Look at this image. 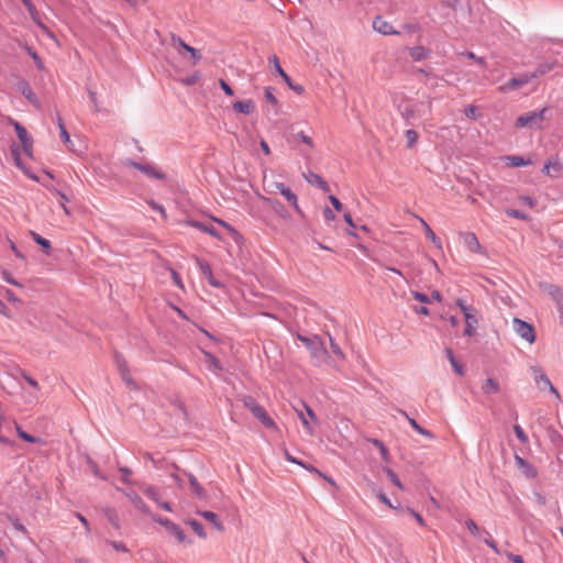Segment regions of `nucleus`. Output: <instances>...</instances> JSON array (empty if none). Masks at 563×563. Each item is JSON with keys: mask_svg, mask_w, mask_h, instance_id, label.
<instances>
[{"mask_svg": "<svg viewBox=\"0 0 563 563\" xmlns=\"http://www.w3.org/2000/svg\"><path fill=\"white\" fill-rule=\"evenodd\" d=\"M464 112L470 119L476 120L478 118L477 108L475 106H468Z\"/></svg>", "mask_w": 563, "mask_h": 563, "instance_id": "obj_55", "label": "nucleus"}, {"mask_svg": "<svg viewBox=\"0 0 563 563\" xmlns=\"http://www.w3.org/2000/svg\"><path fill=\"white\" fill-rule=\"evenodd\" d=\"M514 431L521 443H528V437L519 424L514 426Z\"/></svg>", "mask_w": 563, "mask_h": 563, "instance_id": "obj_50", "label": "nucleus"}, {"mask_svg": "<svg viewBox=\"0 0 563 563\" xmlns=\"http://www.w3.org/2000/svg\"><path fill=\"white\" fill-rule=\"evenodd\" d=\"M124 495L131 500L132 505L140 510L143 514L150 515L152 517V512L147 505L144 503V500L141 498L139 494H136L134 490H126L123 492Z\"/></svg>", "mask_w": 563, "mask_h": 563, "instance_id": "obj_13", "label": "nucleus"}, {"mask_svg": "<svg viewBox=\"0 0 563 563\" xmlns=\"http://www.w3.org/2000/svg\"><path fill=\"white\" fill-rule=\"evenodd\" d=\"M548 107L540 110L530 111L519 115L516 120V128H540V123L547 118Z\"/></svg>", "mask_w": 563, "mask_h": 563, "instance_id": "obj_3", "label": "nucleus"}, {"mask_svg": "<svg viewBox=\"0 0 563 563\" xmlns=\"http://www.w3.org/2000/svg\"><path fill=\"white\" fill-rule=\"evenodd\" d=\"M266 428H275L276 424L274 420L267 415L264 407L257 405V407L253 408L251 411Z\"/></svg>", "mask_w": 563, "mask_h": 563, "instance_id": "obj_19", "label": "nucleus"}, {"mask_svg": "<svg viewBox=\"0 0 563 563\" xmlns=\"http://www.w3.org/2000/svg\"><path fill=\"white\" fill-rule=\"evenodd\" d=\"M184 474L188 477L190 489H191L192 494H195L199 499L206 500L208 497V494H207L206 489L199 484L196 476L191 473H187L186 471H184Z\"/></svg>", "mask_w": 563, "mask_h": 563, "instance_id": "obj_15", "label": "nucleus"}, {"mask_svg": "<svg viewBox=\"0 0 563 563\" xmlns=\"http://www.w3.org/2000/svg\"><path fill=\"white\" fill-rule=\"evenodd\" d=\"M544 73H545V69L540 67L534 73L523 74V75H520L519 77H514V78L509 79L507 82H505L504 85H501L499 87V90L501 92H509L512 90H517V89L523 87L525 85H527L531 79L537 78L539 75H543Z\"/></svg>", "mask_w": 563, "mask_h": 563, "instance_id": "obj_4", "label": "nucleus"}, {"mask_svg": "<svg viewBox=\"0 0 563 563\" xmlns=\"http://www.w3.org/2000/svg\"><path fill=\"white\" fill-rule=\"evenodd\" d=\"M457 307L461 309V311L464 314L465 323H468V325H477L478 319H477V310L476 308L472 306H467L464 300L457 299L456 300Z\"/></svg>", "mask_w": 563, "mask_h": 563, "instance_id": "obj_10", "label": "nucleus"}, {"mask_svg": "<svg viewBox=\"0 0 563 563\" xmlns=\"http://www.w3.org/2000/svg\"><path fill=\"white\" fill-rule=\"evenodd\" d=\"M463 242L464 244L468 247L470 251L472 252H481L482 247H481V244H479V241L477 239V236L475 235V233L473 232H465L463 233Z\"/></svg>", "mask_w": 563, "mask_h": 563, "instance_id": "obj_21", "label": "nucleus"}, {"mask_svg": "<svg viewBox=\"0 0 563 563\" xmlns=\"http://www.w3.org/2000/svg\"><path fill=\"white\" fill-rule=\"evenodd\" d=\"M185 223L189 227L200 230L201 232L208 233L216 239H221L219 232L211 223H206L194 219H187Z\"/></svg>", "mask_w": 563, "mask_h": 563, "instance_id": "obj_12", "label": "nucleus"}, {"mask_svg": "<svg viewBox=\"0 0 563 563\" xmlns=\"http://www.w3.org/2000/svg\"><path fill=\"white\" fill-rule=\"evenodd\" d=\"M515 462L518 470L527 477V478H536L538 476L537 468L530 464L527 460L521 457L520 455H515Z\"/></svg>", "mask_w": 563, "mask_h": 563, "instance_id": "obj_11", "label": "nucleus"}, {"mask_svg": "<svg viewBox=\"0 0 563 563\" xmlns=\"http://www.w3.org/2000/svg\"><path fill=\"white\" fill-rule=\"evenodd\" d=\"M196 263L200 268L201 274L207 278L210 286L214 288L224 287V285L213 276L211 266L206 261L196 257Z\"/></svg>", "mask_w": 563, "mask_h": 563, "instance_id": "obj_8", "label": "nucleus"}, {"mask_svg": "<svg viewBox=\"0 0 563 563\" xmlns=\"http://www.w3.org/2000/svg\"><path fill=\"white\" fill-rule=\"evenodd\" d=\"M30 235L36 244L43 247V251L46 255L51 254L52 244L47 239L41 236L35 231H30Z\"/></svg>", "mask_w": 563, "mask_h": 563, "instance_id": "obj_25", "label": "nucleus"}, {"mask_svg": "<svg viewBox=\"0 0 563 563\" xmlns=\"http://www.w3.org/2000/svg\"><path fill=\"white\" fill-rule=\"evenodd\" d=\"M114 362H115L119 373L129 369L128 362L120 353H117V352L114 353Z\"/></svg>", "mask_w": 563, "mask_h": 563, "instance_id": "obj_39", "label": "nucleus"}, {"mask_svg": "<svg viewBox=\"0 0 563 563\" xmlns=\"http://www.w3.org/2000/svg\"><path fill=\"white\" fill-rule=\"evenodd\" d=\"M103 515L114 529H120L119 516L114 508H111V507L104 508Z\"/></svg>", "mask_w": 563, "mask_h": 563, "instance_id": "obj_28", "label": "nucleus"}, {"mask_svg": "<svg viewBox=\"0 0 563 563\" xmlns=\"http://www.w3.org/2000/svg\"><path fill=\"white\" fill-rule=\"evenodd\" d=\"M152 519L155 522L163 526L170 536L175 537V539L177 540L178 543H183V544H187V545H190L192 543V541L186 537V534H185L184 530L180 528V526L175 523L174 521H172L167 518H163L158 515H152Z\"/></svg>", "mask_w": 563, "mask_h": 563, "instance_id": "obj_2", "label": "nucleus"}, {"mask_svg": "<svg viewBox=\"0 0 563 563\" xmlns=\"http://www.w3.org/2000/svg\"><path fill=\"white\" fill-rule=\"evenodd\" d=\"M29 54L31 55V57L33 58L36 67L38 69H43L44 68V65H43V62L41 59V57L37 55V53L32 48V47H26Z\"/></svg>", "mask_w": 563, "mask_h": 563, "instance_id": "obj_52", "label": "nucleus"}, {"mask_svg": "<svg viewBox=\"0 0 563 563\" xmlns=\"http://www.w3.org/2000/svg\"><path fill=\"white\" fill-rule=\"evenodd\" d=\"M297 413H298V417L300 418L303 427L307 429L308 433L311 434L312 433V430H311V427H310V423L308 421V419L306 418V416L303 415L302 411H300L299 409H296Z\"/></svg>", "mask_w": 563, "mask_h": 563, "instance_id": "obj_58", "label": "nucleus"}, {"mask_svg": "<svg viewBox=\"0 0 563 563\" xmlns=\"http://www.w3.org/2000/svg\"><path fill=\"white\" fill-rule=\"evenodd\" d=\"M122 380L132 389H136V383L133 380L130 369L120 373Z\"/></svg>", "mask_w": 563, "mask_h": 563, "instance_id": "obj_42", "label": "nucleus"}, {"mask_svg": "<svg viewBox=\"0 0 563 563\" xmlns=\"http://www.w3.org/2000/svg\"><path fill=\"white\" fill-rule=\"evenodd\" d=\"M269 62L273 63L277 74L284 79V81L288 85V87L294 90L298 95H302L305 92V88L301 85H295L291 78L284 71L279 64V59L276 55L269 58Z\"/></svg>", "mask_w": 563, "mask_h": 563, "instance_id": "obj_7", "label": "nucleus"}, {"mask_svg": "<svg viewBox=\"0 0 563 563\" xmlns=\"http://www.w3.org/2000/svg\"><path fill=\"white\" fill-rule=\"evenodd\" d=\"M8 520L12 523V526L14 527L15 530H18L19 532L24 533V534L27 533L25 526L22 525L16 517L9 515Z\"/></svg>", "mask_w": 563, "mask_h": 563, "instance_id": "obj_43", "label": "nucleus"}, {"mask_svg": "<svg viewBox=\"0 0 563 563\" xmlns=\"http://www.w3.org/2000/svg\"><path fill=\"white\" fill-rule=\"evenodd\" d=\"M124 166L133 167V168L142 172L144 175H146L150 178L165 179V177H166V175L163 172L157 170L153 165H150V164H141V163L134 162L132 159H126L124 162Z\"/></svg>", "mask_w": 563, "mask_h": 563, "instance_id": "obj_6", "label": "nucleus"}, {"mask_svg": "<svg viewBox=\"0 0 563 563\" xmlns=\"http://www.w3.org/2000/svg\"><path fill=\"white\" fill-rule=\"evenodd\" d=\"M482 390L485 395L497 394L500 390L499 384L494 378H487L482 385Z\"/></svg>", "mask_w": 563, "mask_h": 563, "instance_id": "obj_27", "label": "nucleus"}, {"mask_svg": "<svg viewBox=\"0 0 563 563\" xmlns=\"http://www.w3.org/2000/svg\"><path fill=\"white\" fill-rule=\"evenodd\" d=\"M373 29L383 35L398 34V32L393 29V25L382 16H376L374 19Z\"/></svg>", "mask_w": 563, "mask_h": 563, "instance_id": "obj_18", "label": "nucleus"}, {"mask_svg": "<svg viewBox=\"0 0 563 563\" xmlns=\"http://www.w3.org/2000/svg\"><path fill=\"white\" fill-rule=\"evenodd\" d=\"M534 379L540 389H547L548 386H551V380L549 377L540 369L536 372Z\"/></svg>", "mask_w": 563, "mask_h": 563, "instance_id": "obj_35", "label": "nucleus"}, {"mask_svg": "<svg viewBox=\"0 0 563 563\" xmlns=\"http://www.w3.org/2000/svg\"><path fill=\"white\" fill-rule=\"evenodd\" d=\"M233 109L240 113L251 114L255 111V102L252 99L239 100L233 102Z\"/></svg>", "mask_w": 563, "mask_h": 563, "instance_id": "obj_20", "label": "nucleus"}, {"mask_svg": "<svg viewBox=\"0 0 563 563\" xmlns=\"http://www.w3.org/2000/svg\"><path fill=\"white\" fill-rule=\"evenodd\" d=\"M429 55V51L423 46H415L410 48V56L413 60L420 62L427 58Z\"/></svg>", "mask_w": 563, "mask_h": 563, "instance_id": "obj_31", "label": "nucleus"}, {"mask_svg": "<svg viewBox=\"0 0 563 563\" xmlns=\"http://www.w3.org/2000/svg\"><path fill=\"white\" fill-rule=\"evenodd\" d=\"M264 96L268 102H271L274 107L278 106V100L274 95V88L273 87H265Z\"/></svg>", "mask_w": 563, "mask_h": 563, "instance_id": "obj_45", "label": "nucleus"}, {"mask_svg": "<svg viewBox=\"0 0 563 563\" xmlns=\"http://www.w3.org/2000/svg\"><path fill=\"white\" fill-rule=\"evenodd\" d=\"M87 92H88L91 103L93 104L95 111L96 112L101 111V108L99 106V101L97 98V92L95 90H92L90 87H87Z\"/></svg>", "mask_w": 563, "mask_h": 563, "instance_id": "obj_47", "label": "nucleus"}, {"mask_svg": "<svg viewBox=\"0 0 563 563\" xmlns=\"http://www.w3.org/2000/svg\"><path fill=\"white\" fill-rule=\"evenodd\" d=\"M303 177L310 185L317 186L323 192L330 191V187H329L328 183L320 175H318L311 170H308L306 174H303Z\"/></svg>", "mask_w": 563, "mask_h": 563, "instance_id": "obj_16", "label": "nucleus"}, {"mask_svg": "<svg viewBox=\"0 0 563 563\" xmlns=\"http://www.w3.org/2000/svg\"><path fill=\"white\" fill-rule=\"evenodd\" d=\"M412 296L416 300L422 302V303H429L430 302V298L428 295L423 294V292H419V291H412Z\"/></svg>", "mask_w": 563, "mask_h": 563, "instance_id": "obj_57", "label": "nucleus"}, {"mask_svg": "<svg viewBox=\"0 0 563 563\" xmlns=\"http://www.w3.org/2000/svg\"><path fill=\"white\" fill-rule=\"evenodd\" d=\"M18 88H19L20 92L29 100V102H31L36 108L41 107V102H40L38 98L36 97V95L34 93L30 84L26 80H21L18 84Z\"/></svg>", "mask_w": 563, "mask_h": 563, "instance_id": "obj_14", "label": "nucleus"}, {"mask_svg": "<svg viewBox=\"0 0 563 563\" xmlns=\"http://www.w3.org/2000/svg\"><path fill=\"white\" fill-rule=\"evenodd\" d=\"M144 494L151 498L152 500L158 503L159 501V494L157 492V489L154 487V486H147L145 489H144Z\"/></svg>", "mask_w": 563, "mask_h": 563, "instance_id": "obj_48", "label": "nucleus"}, {"mask_svg": "<svg viewBox=\"0 0 563 563\" xmlns=\"http://www.w3.org/2000/svg\"><path fill=\"white\" fill-rule=\"evenodd\" d=\"M242 402L245 408H247L250 411H253V408L257 407V401L252 396H244L242 399Z\"/></svg>", "mask_w": 563, "mask_h": 563, "instance_id": "obj_51", "label": "nucleus"}, {"mask_svg": "<svg viewBox=\"0 0 563 563\" xmlns=\"http://www.w3.org/2000/svg\"><path fill=\"white\" fill-rule=\"evenodd\" d=\"M512 324L515 332L521 339L526 340L530 344H532L536 341V331L534 327L531 323L523 321L519 318H514Z\"/></svg>", "mask_w": 563, "mask_h": 563, "instance_id": "obj_5", "label": "nucleus"}, {"mask_svg": "<svg viewBox=\"0 0 563 563\" xmlns=\"http://www.w3.org/2000/svg\"><path fill=\"white\" fill-rule=\"evenodd\" d=\"M419 109L413 106H407L401 110V117L407 124H411V120L419 115Z\"/></svg>", "mask_w": 563, "mask_h": 563, "instance_id": "obj_29", "label": "nucleus"}, {"mask_svg": "<svg viewBox=\"0 0 563 563\" xmlns=\"http://www.w3.org/2000/svg\"><path fill=\"white\" fill-rule=\"evenodd\" d=\"M421 223L426 231V236L432 241L433 244H435L438 247L441 246L440 239L435 235V233L432 231V229L429 227V224L423 220L420 219Z\"/></svg>", "mask_w": 563, "mask_h": 563, "instance_id": "obj_36", "label": "nucleus"}, {"mask_svg": "<svg viewBox=\"0 0 563 563\" xmlns=\"http://www.w3.org/2000/svg\"><path fill=\"white\" fill-rule=\"evenodd\" d=\"M212 220L222 225L223 228H225L235 239L241 238L240 233L228 222L217 218H212Z\"/></svg>", "mask_w": 563, "mask_h": 563, "instance_id": "obj_46", "label": "nucleus"}, {"mask_svg": "<svg viewBox=\"0 0 563 563\" xmlns=\"http://www.w3.org/2000/svg\"><path fill=\"white\" fill-rule=\"evenodd\" d=\"M219 84H220L221 89L224 91V93L227 96H233L234 95L232 88L229 86V84L225 80L220 79Z\"/></svg>", "mask_w": 563, "mask_h": 563, "instance_id": "obj_62", "label": "nucleus"}, {"mask_svg": "<svg viewBox=\"0 0 563 563\" xmlns=\"http://www.w3.org/2000/svg\"><path fill=\"white\" fill-rule=\"evenodd\" d=\"M11 154L13 156V159H14V163L18 167L22 168V161H21V156H20V151L18 147H12L11 148Z\"/></svg>", "mask_w": 563, "mask_h": 563, "instance_id": "obj_59", "label": "nucleus"}, {"mask_svg": "<svg viewBox=\"0 0 563 563\" xmlns=\"http://www.w3.org/2000/svg\"><path fill=\"white\" fill-rule=\"evenodd\" d=\"M51 191L53 194L57 195L60 198V207L63 208L65 214L69 216L70 214V210L66 206V202L69 201V198L66 196V194H64L63 191H60V190H58L56 188H52Z\"/></svg>", "mask_w": 563, "mask_h": 563, "instance_id": "obj_38", "label": "nucleus"}, {"mask_svg": "<svg viewBox=\"0 0 563 563\" xmlns=\"http://www.w3.org/2000/svg\"><path fill=\"white\" fill-rule=\"evenodd\" d=\"M545 289H547L549 296L555 302L556 307L562 306V308H563V290H562V288L556 285L550 284V285H547Z\"/></svg>", "mask_w": 563, "mask_h": 563, "instance_id": "obj_23", "label": "nucleus"}, {"mask_svg": "<svg viewBox=\"0 0 563 563\" xmlns=\"http://www.w3.org/2000/svg\"><path fill=\"white\" fill-rule=\"evenodd\" d=\"M323 217L327 222H332L335 219L334 212L329 207L323 209Z\"/></svg>", "mask_w": 563, "mask_h": 563, "instance_id": "obj_64", "label": "nucleus"}, {"mask_svg": "<svg viewBox=\"0 0 563 563\" xmlns=\"http://www.w3.org/2000/svg\"><path fill=\"white\" fill-rule=\"evenodd\" d=\"M276 188L278 189L279 194L283 195L287 199V201L295 208L296 212L300 217H303V212L298 206L296 194L283 183H277Z\"/></svg>", "mask_w": 563, "mask_h": 563, "instance_id": "obj_9", "label": "nucleus"}, {"mask_svg": "<svg viewBox=\"0 0 563 563\" xmlns=\"http://www.w3.org/2000/svg\"><path fill=\"white\" fill-rule=\"evenodd\" d=\"M507 159L510 162L512 167H521L528 165L530 162L525 161L522 156L511 155L508 156Z\"/></svg>", "mask_w": 563, "mask_h": 563, "instance_id": "obj_40", "label": "nucleus"}, {"mask_svg": "<svg viewBox=\"0 0 563 563\" xmlns=\"http://www.w3.org/2000/svg\"><path fill=\"white\" fill-rule=\"evenodd\" d=\"M109 543L117 551L124 552V553L129 552V549L126 548V545L121 541H110Z\"/></svg>", "mask_w": 563, "mask_h": 563, "instance_id": "obj_56", "label": "nucleus"}, {"mask_svg": "<svg viewBox=\"0 0 563 563\" xmlns=\"http://www.w3.org/2000/svg\"><path fill=\"white\" fill-rule=\"evenodd\" d=\"M400 412H401V415H404V416L407 418V420H408L409 424H410V426H411V427H412V428H413V429H415L419 434H421V435H423V437H427V438H429V439H433V438H434V435L432 434V432H431V431H429V430L424 429L423 427H421V426H420V424H419V423H418L413 418H410V417L407 415V412H406V411L401 410Z\"/></svg>", "mask_w": 563, "mask_h": 563, "instance_id": "obj_24", "label": "nucleus"}, {"mask_svg": "<svg viewBox=\"0 0 563 563\" xmlns=\"http://www.w3.org/2000/svg\"><path fill=\"white\" fill-rule=\"evenodd\" d=\"M11 123L13 124L14 130L16 132V136L21 141V143H25L26 141L32 140L29 136V133H27L26 129L22 124H20L16 121H13V120H11Z\"/></svg>", "mask_w": 563, "mask_h": 563, "instance_id": "obj_33", "label": "nucleus"}, {"mask_svg": "<svg viewBox=\"0 0 563 563\" xmlns=\"http://www.w3.org/2000/svg\"><path fill=\"white\" fill-rule=\"evenodd\" d=\"M405 136L407 139L408 147H412L417 143L418 137H419L418 133L415 130H412V129L407 130L405 132Z\"/></svg>", "mask_w": 563, "mask_h": 563, "instance_id": "obj_41", "label": "nucleus"}, {"mask_svg": "<svg viewBox=\"0 0 563 563\" xmlns=\"http://www.w3.org/2000/svg\"><path fill=\"white\" fill-rule=\"evenodd\" d=\"M384 471H385V473L387 474V476L389 477V479L393 482V484L395 486H397L400 489L404 488V486H402L401 482L399 481L397 474L391 468L385 467Z\"/></svg>", "mask_w": 563, "mask_h": 563, "instance_id": "obj_44", "label": "nucleus"}, {"mask_svg": "<svg viewBox=\"0 0 563 563\" xmlns=\"http://www.w3.org/2000/svg\"><path fill=\"white\" fill-rule=\"evenodd\" d=\"M197 515L201 516L203 519L210 522L217 531H224V525L216 512L209 510H198Z\"/></svg>", "mask_w": 563, "mask_h": 563, "instance_id": "obj_17", "label": "nucleus"}, {"mask_svg": "<svg viewBox=\"0 0 563 563\" xmlns=\"http://www.w3.org/2000/svg\"><path fill=\"white\" fill-rule=\"evenodd\" d=\"M177 42H178L179 46H181L183 48H185L187 51V53L191 54L194 64H197L201 59V54L198 49H196L192 46L187 45L180 37L177 38Z\"/></svg>", "mask_w": 563, "mask_h": 563, "instance_id": "obj_34", "label": "nucleus"}, {"mask_svg": "<svg viewBox=\"0 0 563 563\" xmlns=\"http://www.w3.org/2000/svg\"><path fill=\"white\" fill-rule=\"evenodd\" d=\"M328 336H329V341H330V349L332 351V353L339 358V360H344L345 358V354L343 353L342 349L340 347V345L335 342V340L328 333Z\"/></svg>", "mask_w": 563, "mask_h": 563, "instance_id": "obj_37", "label": "nucleus"}, {"mask_svg": "<svg viewBox=\"0 0 563 563\" xmlns=\"http://www.w3.org/2000/svg\"><path fill=\"white\" fill-rule=\"evenodd\" d=\"M506 214L515 219L528 220V216L525 212L517 209H507Z\"/></svg>", "mask_w": 563, "mask_h": 563, "instance_id": "obj_49", "label": "nucleus"}, {"mask_svg": "<svg viewBox=\"0 0 563 563\" xmlns=\"http://www.w3.org/2000/svg\"><path fill=\"white\" fill-rule=\"evenodd\" d=\"M465 56L470 59L475 60L477 64L482 66H486V62L483 57H477L473 52H466Z\"/></svg>", "mask_w": 563, "mask_h": 563, "instance_id": "obj_63", "label": "nucleus"}, {"mask_svg": "<svg viewBox=\"0 0 563 563\" xmlns=\"http://www.w3.org/2000/svg\"><path fill=\"white\" fill-rule=\"evenodd\" d=\"M298 339L305 344L307 350L310 352V355L314 361V365H321L322 363L327 362L329 353L325 349L324 342L320 336L313 335L309 338L298 335Z\"/></svg>", "mask_w": 563, "mask_h": 563, "instance_id": "obj_1", "label": "nucleus"}, {"mask_svg": "<svg viewBox=\"0 0 563 563\" xmlns=\"http://www.w3.org/2000/svg\"><path fill=\"white\" fill-rule=\"evenodd\" d=\"M2 277H3V279H4L5 282H8V283H9V284H11V285L19 286V287L21 286V285H20V284H19L14 278H13L12 274H11L10 272L5 271V269L2 272Z\"/></svg>", "mask_w": 563, "mask_h": 563, "instance_id": "obj_60", "label": "nucleus"}, {"mask_svg": "<svg viewBox=\"0 0 563 563\" xmlns=\"http://www.w3.org/2000/svg\"><path fill=\"white\" fill-rule=\"evenodd\" d=\"M445 353H446V356L452 365V368L453 371L460 375V376H463L464 375V367L463 365L455 358L454 354H453V351L452 349L450 347H446L445 349Z\"/></svg>", "mask_w": 563, "mask_h": 563, "instance_id": "obj_26", "label": "nucleus"}, {"mask_svg": "<svg viewBox=\"0 0 563 563\" xmlns=\"http://www.w3.org/2000/svg\"><path fill=\"white\" fill-rule=\"evenodd\" d=\"M15 430H16L18 437L25 442H29V443L42 442L41 438L34 437V435L29 434L27 432L23 431V429L18 423H15Z\"/></svg>", "mask_w": 563, "mask_h": 563, "instance_id": "obj_32", "label": "nucleus"}, {"mask_svg": "<svg viewBox=\"0 0 563 563\" xmlns=\"http://www.w3.org/2000/svg\"><path fill=\"white\" fill-rule=\"evenodd\" d=\"M467 529L470 530V532L474 536V537H477L478 536V532H479V528L478 526L475 523L474 520L472 519H468L466 522H465Z\"/></svg>", "mask_w": 563, "mask_h": 563, "instance_id": "obj_54", "label": "nucleus"}, {"mask_svg": "<svg viewBox=\"0 0 563 563\" xmlns=\"http://www.w3.org/2000/svg\"><path fill=\"white\" fill-rule=\"evenodd\" d=\"M186 525H189L192 529V531L201 539H206L207 538V533H206V530L202 526L201 522H199L198 520L196 519H188L185 521Z\"/></svg>", "mask_w": 563, "mask_h": 563, "instance_id": "obj_30", "label": "nucleus"}, {"mask_svg": "<svg viewBox=\"0 0 563 563\" xmlns=\"http://www.w3.org/2000/svg\"><path fill=\"white\" fill-rule=\"evenodd\" d=\"M542 172L550 177H559L563 173V165L559 162L548 161L544 164Z\"/></svg>", "mask_w": 563, "mask_h": 563, "instance_id": "obj_22", "label": "nucleus"}, {"mask_svg": "<svg viewBox=\"0 0 563 563\" xmlns=\"http://www.w3.org/2000/svg\"><path fill=\"white\" fill-rule=\"evenodd\" d=\"M120 473L122 474V482L125 484H130V475L132 474V471L129 467L121 466L119 467Z\"/></svg>", "mask_w": 563, "mask_h": 563, "instance_id": "obj_53", "label": "nucleus"}, {"mask_svg": "<svg viewBox=\"0 0 563 563\" xmlns=\"http://www.w3.org/2000/svg\"><path fill=\"white\" fill-rule=\"evenodd\" d=\"M329 200L336 211H341L343 208L342 202L333 195L329 196Z\"/></svg>", "mask_w": 563, "mask_h": 563, "instance_id": "obj_61", "label": "nucleus"}]
</instances>
